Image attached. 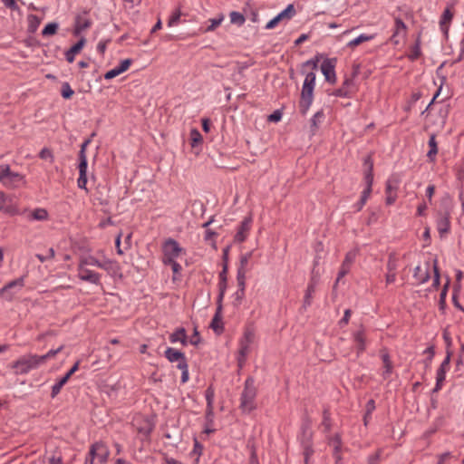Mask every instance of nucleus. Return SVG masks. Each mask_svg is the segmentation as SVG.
Wrapping results in <instances>:
<instances>
[{"mask_svg": "<svg viewBox=\"0 0 464 464\" xmlns=\"http://www.w3.org/2000/svg\"><path fill=\"white\" fill-rule=\"evenodd\" d=\"M27 20H28V31L30 33H34L38 29V27L41 24L40 18L35 14H29L27 17Z\"/></svg>", "mask_w": 464, "mask_h": 464, "instance_id": "a19ab883", "label": "nucleus"}, {"mask_svg": "<svg viewBox=\"0 0 464 464\" xmlns=\"http://www.w3.org/2000/svg\"><path fill=\"white\" fill-rule=\"evenodd\" d=\"M433 271H434V279H433V286L438 287L440 285V271L438 267V261L437 259L434 260L433 264Z\"/></svg>", "mask_w": 464, "mask_h": 464, "instance_id": "e2e57ef3", "label": "nucleus"}, {"mask_svg": "<svg viewBox=\"0 0 464 464\" xmlns=\"http://www.w3.org/2000/svg\"><path fill=\"white\" fill-rule=\"evenodd\" d=\"M63 345H60L57 349H52L44 355H39V360L42 364H44L47 360L53 358L57 353L63 351Z\"/></svg>", "mask_w": 464, "mask_h": 464, "instance_id": "37998d69", "label": "nucleus"}, {"mask_svg": "<svg viewBox=\"0 0 464 464\" xmlns=\"http://www.w3.org/2000/svg\"><path fill=\"white\" fill-rule=\"evenodd\" d=\"M430 264L426 263L425 267H422L421 266H417L414 268V274L413 277L417 281V284L421 285L430 279Z\"/></svg>", "mask_w": 464, "mask_h": 464, "instance_id": "b1692460", "label": "nucleus"}, {"mask_svg": "<svg viewBox=\"0 0 464 464\" xmlns=\"http://www.w3.org/2000/svg\"><path fill=\"white\" fill-rule=\"evenodd\" d=\"M421 55L420 50V37L416 40L414 45L411 48V53L408 54V58L411 61H416Z\"/></svg>", "mask_w": 464, "mask_h": 464, "instance_id": "58836bf2", "label": "nucleus"}, {"mask_svg": "<svg viewBox=\"0 0 464 464\" xmlns=\"http://www.w3.org/2000/svg\"><path fill=\"white\" fill-rule=\"evenodd\" d=\"M74 92L71 88L70 84L68 82H63L62 85L61 94L63 99H71L73 95Z\"/></svg>", "mask_w": 464, "mask_h": 464, "instance_id": "8fccbe9b", "label": "nucleus"}, {"mask_svg": "<svg viewBox=\"0 0 464 464\" xmlns=\"http://www.w3.org/2000/svg\"><path fill=\"white\" fill-rule=\"evenodd\" d=\"M450 208H446L443 210L437 211L436 227L440 238L445 237L450 232Z\"/></svg>", "mask_w": 464, "mask_h": 464, "instance_id": "423d86ee", "label": "nucleus"}, {"mask_svg": "<svg viewBox=\"0 0 464 464\" xmlns=\"http://www.w3.org/2000/svg\"><path fill=\"white\" fill-rule=\"evenodd\" d=\"M243 13L251 22L257 23L259 21V14L256 7L252 5V0H248L244 8Z\"/></svg>", "mask_w": 464, "mask_h": 464, "instance_id": "c756f323", "label": "nucleus"}, {"mask_svg": "<svg viewBox=\"0 0 464 464\" xmlns=\"http://www.w3.org/2000/svg\"><path fill=\"white\" fill-rule=\"evenodd\" d=\"M356 72H353L352 76L346 77L344 81L343 82V84L340 88L336 89L333 95L336 97H344L348 98L351 96V94L354 92V81L353 78L355 77Z\"/></svg>", "mask_w": 464, "mask_h": 464, "instance_id": "4468645a", "label": "nucleus"}, {"mask_svg": "<svg viewBox=\"0 0 464 464\" xmlns=\"http://www.w3.org/2000/svg\"><path fill=\"white\" fill-rule=\"evenodd\" d=\"M48 218V212L45 208H35L30 213L29 219L43 221Z\"/></svg>", "mask_w": 464, "mask_h": 464, "instance_id": "e433bc0d", "label": "nucleus"}, {"mask_svg": "<svg viewBox=\"0 0 464 464\" xmlns=\"http://www.w3.org/2000/svg\"><path fill=\"white\" fill-rule=\"evenodd\" d=\"M322 427L324 428V432L328 433L332 429V419L331 413L328 409H324L323 411V421Z\"/></svg>", "mask_w": 464, "mask_h": 464, "instance_id": "4c0bfd02", "label": "nucleus"}, {"mask_svg": "<svg viewBox=\"0 0 464 464\" xmlns=\"http://www.w3.org/2000/svg\"><path fill=\"white\" fill-rule=\"evenodd\" d=\"M336 61V58L325 59L321 64L322 73L324 74L325 80L332 84L336 82V74L334 70Z\"/></svg>", "mask_w": 464, "mask_h": 464, "instance_id": "ddd939ff", "label": "nucleus"}, {"mask_svg": "<svg viewBox=\"0 0 464 464\" xmlns=\"http://www.w3.org/2000/svg\"><path fill=\"white\" fill-rule=\"evenodd\" d=\"M35 256L40 262L44 263L47 260L53 259L55 256V251L53 247H50L47 250V255L44 256L42 254H36Z\"/></svg>", "mask_w": 464, "mask_h": 464, "instance_id": "864d4df0", "label": "nucleus"}, {"mask_svg": "<svg viewBox=\"0 0 464 464\" xmlns=\"http://www.w3.org/2000/svg\"><path fill=\"white\" fill-rule=\"evenodd\" d=\"M227 286V281H225V280L220 281L219 280V283H218L219 294L218 296V304H221Z\"/></svg>", "mask_w": 464, "mask_h": 464, "instance_id": "4d7b16f0", "label": "nucleus"}, {"mask_svg": "<svg viewBox=\"0 0 464 464\" xmlns=\"http://www.w3.org/2000/svg\"><path fill=\"white\" fill-rule=\"evenodd\" d=\"M65 383H66L65 379L61 378L55 384H53L52 387L51 397L52 398L56 397Z\"/></svg>", "mask_w": 464, "mask_h": 464, "instance_id": "5fc2aeb1", "label": "nucleus"}, {"mask_svg": "<svg viewBox=\"0 0 464 464\" xmlns=\"http://www.w3.org/2000/svg\"><path fill=\"white\" fill-rule=\"evenodd\" d=\"M327 442L330 446L333 447V457L335 460V464H340L343 458H342V437L340 433H335L333 436H329L327 438Z\"/></svg>", "mask_w": 464, "mask_h": 464, "instance_id": "dca6fc26", "label": "nucleus"}, {"mask_svg": "<svg viewBox=\"0 0 464 464\" xmlns=\"http://www.w3.org/2000/svg\"><path fill=\"white\" fill-rule=\"evenodd\" d=\"M164 355L169 362H178L177 368L188 363L185 353L175 348L168 347Z\"/></svg>", "mask_w": 464, "mask_h": 464, "instance_id": "a211bd4d", "label": "nucleus"}, {"mask_svg": "<svg viewBox=\"0 0 464 464\" xmlns=\"http://www.w3.org/2000/svg\"><path fill=\"white\" fill-rule=\"evenodd\" d=\"M190 145L193 148L197 147L202 142V136L197 129H192L190 130Z\"/></svg>", "mask_w": 464, "mask_h": 464, "instance_id": "a18cd8bd", "label": "nucleus"}, {"mask_svg": "<svg viewBox=\"0 0 464 464\" xmlns=\"http://www.w3.org/2000/svg\"><path fill=\"white\" fill-rule=\"evenodd\" d=\"M78 277L82 281H85L93 285H101V275L92 270L82 266V265L78 266Z\"/></svg>", "mask_w": 464, "mask_h": 464, "instance_id": "2eb2a0df", "label": "nucleus"}, {"mask_svg": "<svg viewBox=\"0 0 464 464\" xmlns=\"http://www.w3.org/2000/svg\"><path fill=\"white\" fill-rule=\"evenodd\" d=\"M170 343L180 342L182 345L188 344V336L185 328L179 327L169 335Z\"/></svg>", "mask_w": 464, "mask_h": 464, "instance_id": "c85d7f7f", "label": "nucleus"}, {"mask_svg": "<svg viewBox=\"0 0 464 464\" xmlns=\"http://www.w3.org/2000/svg\"><path fill=\"white\" fill-rule=\"evenodd\" d=\"M254 339L255 330L252 327H246L244 331L242 338L239 340V351L237 358L239 367L244 365L250 350V345L254 342Z\"/></svg>", "mask_w": 464, "mask_h": 464, "instance_id": "39448f33", "label": "nucleus"}, {"mask_svg": "<svg viewBox=\"0 0 464 464\" xmlns=\"http://www.w3.org/2000/svg\"><path fill=\"white\" fill-rule=\"evenodd\" d=\"M252 219L251 218H246L240 224V227L235 235V240L237 242H244L246 238L247 232L250 229Z\"/></svg>", "mask_w": 464, "mask_h": 464, "instance_id": "a878e982", "label": "nucleus"}, {"mask_svg": "<svg viewBox=\"0 0 464 464\" xmlns=\"http://www.w3.org/2000/svg\"><path fill=\"white\" fill-rule=\"evenodd\" d=\"M223 19H224L223 15H220L219 17H217V18L209 19L208 22L210 23V24L205 29V32L214 31L218 26L220 25Z\"/></svg>", "mask_w": 464, "mask_h": 464, "instance_id": "3c124183", "label": "nucleus"}, {"mask_svg": "<svg viewBox=\"0 0 464 464\" xmlns=\"http://www.w3.org/2000/svg\"><path fill=\"white\" fill-rule=\"evenodd\" d=\"M313 437L314 432L312 430V421L308 417H306L302 421L301 431L298 436V440L303 449L304 464H309L310 459L314 453L313 448Z\"/></svg>", "mask_w": 464, "mask_h": 464, "instance_id": "f257e3e1", "label": "nucleus"}, {"mask_svg": "<svg viewBox=\"0 0 464 464\" xmlns=\"http://www.w3.org/2000/svg\"><path fill=\"white\" fill-rule=\"evenodd\" d=\"M58 27L59 25L57 23H49L43 29L42 34L44 36L55 34L58 30Z\"/></svg>", "mask_w": 464, "mask_h": 464, "instance_id": "09e8293b", "label": "nucleus"}, {"mask_svg": "<svg viewBox=\"0 0 464 464\" xmlns=\"http://www.w3.org/2000/svg\"><path fill=\"white\" fill-rule=\"evenodd\" d=\"M23 180V176L17 172H12L11 169H9V175L6 179V181L5 183V186L9 188L16 187L19 182Z\"/></svg>", "mask_w": 464, "mask_h": 464, "instance_id": "c9c22d12", "label": "nucleus"}, {"mask_svg": "<svg viewBox=\"0 0 464 464\" xmlns=\"http://www.w3.org/2000/svg\"><path fill=\"white\" fill-rule=\"evenodd\" d=\"M364 165V180L366 183V188L363 189L361 195V198L362 203H366L368 198L372 193V187L373 183V162L372 157L369 155L363 160Z\"/></svg>", "mask_w": 464, "mask_h": 464, "instance_id": "0eeeda50", "label": "nucleus"}, {"mask_svg": "<svg viewBox=\"0 0 464 464\" xmlns=\"http://www.w3.org/2000/svg\"><path fill=\"white\" fill-rule=\"evenodd\" d=\"M178 369L181 371V382L186 383L188 381V364L180 365Z\"/></svg>", "mask_w": 464, "mask_h": 464, "instance_id": "680f3d73", "label": "nucleus"}, {"mask_svg": "<svg viewBox=\"0 0 464 464\" xmlns=\"http://www.w3.org/2000/svg\"><path fill=\"white\" fill-rule=\"evenodd\" d=\"M428 143H429L430 150L427 153V157L430 160V161L433 162V161H435V158L438 153V145H437L435 134H431L430 136V140H429Z\"/></svg>", "mask_w": 464, "mask_h": 464, "instance_id": "72a5a7b5", "label": "nucleus"}, {"mask_svg": "<svg viewBox=\"0 0 464 464\" xmlns=\"http://www.w3.org/2000/svg\"><path fill=\"white\" fill-rule=\"evenodd\" d=\"M230 21L232 24H236L237 25H242L246 21V16L239 12L233 11L230 13Z\"/></svg>", "mask_w": 464, "mask_h": 464, "instance_id": "49530a36", "label": "nucleus"}, {"mask_svg": "<svg viewBox=\"0 0 464 464\" xmlns=\"http://www.w3.org/2000/svg\"><path fill=\"white\" fill-rule=\"evenodd\" d=\"M77 185L80 188L87 190V174H79Z\"/></svg>", "mask_w": 464, "mask_h": 464, "instance_id": "774afa93", "label": "nucleus"}, {"mask_svg": "<svg viewBox=\"0 0 464 464\" xmlns=\"http://www.w3.org/2000/svg\"><path fill=\"white\" fill-rule=\"evenodd\" d=\"M79 265H82V266H94L101 268L102 261L98 260L94 256H90L82 258Z\"/></svg>", "mask_w": 464, "mask_h": 464, "instance_id": "c03bdc74", "label": "nucleus"}, {"mask_svg": "<svg viewBox=\"0 0 464 464\" xmlns=\"http://www.w3.org/2000/svg\"><path fill=\"white\" fill-rule=\"evenodd\" d=\"M356 257L355 252H348L344 257V260L343 261V264L347 265L352 267V265L353 264Z\"/></svg>", "mask_w": 464, "mask_h": 464, "instance_id": "69168bd1", "label": "nucleus"}, {"mask_svg": "<svg viewBox=\"0 0 464 464\" xmlns=\"http://www.w3.org/2000/svg\"><path fill=\"white\" fill-rule=\"evenodd\" d=\"M381 357H382V360L383 362V368H384V371L382 372V377L384 379H387L391 376V374L392 372V362L390 355L387 352L382 351Z\"/></svg>", "mask_w": 464, "mask_h": 464, "instance_id": "473e14b6", "label": "nucleus"}, {"mask_svg": "<svg viewBox=\"0 0 464 464\" xmlns=\"http://www.w3.org/2000/svg\"><path fill=\"white\" fill-rule=\"evenodd\" d=\"M24 285V276H21L17 279L10 281L9 283H7L5 286H3L0 289V296H2L3 298H5L7 301H12L14 295L12 294H10V290L14 287H18L19 289H21Z\"/></svg>", "mask_w": 464, "mask_h": 464, "instance_id": "6ab92c4d", "label": "nucleus"}, {"mask_svg": "<svg viewBox=\"0 0 464 464\" xmlns=\"http://www.w3.org/2000/svg\"><path fill=\"white\" fill-rule=\"evenodd\" d=\"M163 264L166 266H170L174 276L179 275L182 269L181 266L176 260L165 262ZM173 279L175 280L176 277L173 276Z\"/></svg>", "mask_w": 464, "mask_h": 464, "instance_id": "052dcab7", "label": "nucleus"}, {"mask_svg": "<svg viewBox=\"0 0 464 464\" xmlns=\"http://www.w3.org/2000/svg\"><path fill=\"white\" fill-rule=\"evenodd\" d=\"M317 279L315 278V276H312L311 277V280L307 285V288L305 290V294H304V303H303V307L304 309H306L307 307H309L312 304V299H313V294L315 292V287H316V285H317Z\"/></svg>", "mask_w": 464, "mask_h": 464, "instance_id": "393cba45", "label": "nucleus"}, {"mask_svg": "<svg viewBox=\"0 0 464 464\" xmlns=\"http://www.w3.org/2000/svg\"><path fill=\"white\" fill-rule=\"evenodd\" d=\"M205 398L207 401V406H209V408H212L214 404V398H215V389L212 385H209L207 390L205 391Z\"/></svg>", "mask_w": 464, "mask_h": 464, "instance_id": "de8ad7c7", "label": "nucleus"}, {"mask_svg": "<svg viewBox=\"0 0 464 464\" xmlns=\"http://www.w3.org/2000/svg\"><path fill=\"white\" fill-rule=\"evenodd\" d=\"M353 338L356 344L357 355H360L366 349L365 329L362 325L353 334Z\"/></svg>", "mask_w": 464, "mask_h": 464, "instance_id": "412c9836", "label": "nucleus"}, {"mask_svg": "<svg viewBox=\"0 0 464 464\" xmlns=\"http://www.w3.org/2000/svg\"><path fill=\"white\" fill-rule=\"evenodd\" d=\"M452 18L453 13L450 11V8H446L440 20V29L445 34H448L449 24H450Z\"/></svg>", "mask_w": 464, "mask_h": 464, "instance_id": "2f4dec72", "label": "nucleus"}, {"mask_svg": "<svg viewBox=\"0 0 464 464\" xmlns=\"http://www.w3.org/2000/svg\"><path fill=\"white\" fill-rule=\"evenodd\" d=\"M398 257L395 253H391L388 256L387 261V272H393L396 273V270L398 268Z\"/></svg>", "mask_w": 464, "mask_h": 464, "instance_id": "79ce46f5", "label": "nucleus"}, {"mask_svg": "<svg viewBox=\"0 0 464 464\" xmlns=\"http://www.w3.org/2000/svg\"><path fill=\"white\" fill-rule=\"evenodd\" d=\"M92 25L91 19L87 16L86 13L78 14L75 17L73 34L79 36L83 31L90 28Z\"/></svg>", "mask_w": 464, "mask_h": 464, "instance_id": "aec40b11", "label": "nucleus"}, {"mask_svg": "<svg viewBox=\"0 0 464 464\" xmlns=\"http://www.w3.org/2000/svg\"><path fill=\"white\" fill-rule=\"evenodd\" d=\"M132 63V60L128 58V59H125V60H122L120 63V65L116 66L115 68L108 71L105 74H104V79L105 80H111V79H113L114 77L120 75L121 73L126 72L129 67L131 65Z\"/></svg>", "mask_w": 464, "mask_h": 464, "instance_id": "4be33fe9", "label": "nucleus"}, {"mask_svg": "<svg viewBox=\"0 0 464 464\" xmlns=\"http://www.w3.org/2000/svg\"><path fill=\"white\" fill-rule=\"evenodd\" d=\"M201 342V338H200V335H199V332L198 331V328L197 326L194 327V331H193V334L190 337V340H189V343L192 344V345H198V343Z\"/></svg>", "mask_w": 464, "mask_h": 464, "instance_id": "0e129e2a", "label": "nucleus"}, {"mask_svg": "<svg viewBox=\"0 0 464 464\" xmlns=\"http://www.w3.org/2000/svg\"><path fill=\"white\" fill-rule=\"evenodd\" d=\"M296 14L295 6L293 4H290L286 6L285 10L280 12L276 16H275L272 20H270L266 25V29L270 30L275 28L280 22L286 20L289 21L292 19Z\"/></svg>", "mask_w": 464, "mask_h": 464, "instance_id": "9d476101", "label": "nucleus"}, {"mask_svg": "<svg viewBox=\"0 0 464 464\" xmlns=\"http://www.w3.org/2000/svg\"><path fill=\"white\" fill-rule=\"evenodd\" d=\"M424 353H428L429 357L423 361V364L425 368H429L430 366L431 361L433 359V356L435 354V348L433 345L429 346L425 349Z\"/></svg>", "mask_w": 464, "mask_h": 464, "instance_id": "603ef678", "label": "nucleus"}, {"mask_svg": "<svg viewBox=\"0 0 464 464\" xmlns=\"http://www.w3.org/2000/svg\"><path fill=\"white\" fill-rule=\"evenodd\" d=\"M221 309L222 304H218L216 314L214 317L212 318V321L210 323V327L213 329V331L217 334H221L224 330L222 319H221Z\"/></svg>", "mask_w": 464, "mask_h": 464, "instance_id": "cd10ccee", "label": "nucleus"}, {"mask_svg": "<svg viewBox=\"0 0 464 464\" xmlns=\"http://www.w3.org/2000/svg\"><path fill=\"white\" fill-rule=\"evenodd\" d=\"M351 270V266H347V265H344L342 263L341 265V267H340V270L338 272V276H337V278H336V281H335V284H334V287H336L337 284L339 283V281L343 277L345 276Z\"/></svg>", "mask_w": 464, "mask_h": 464, "instance_id": "6e6d98bb", "label": "nucleus"}, {"mask_svg": "<svg viewBox=\"0 0 464 464\" xmlns=\"http://www.w3.org/2000/svg\"><path fill=\"white\" fill-rule=\"evenodd\" d=\"M401 183V177L399 174H392L389 177V179L386 181L385 186V193H397V190L399 188Z\"/></svg>", "mask_w": 464, "mask_h": 464, "instance_id": "7c9ffc66", "label": "nucleus"}, {"mask_svg": "<svg viewBox=\"0 0 464 464\" xmlns=\"http://www.w3.org/2000/svg\"><path fill=\"white\" fill-rule=\"evenodd\" d=\"M9 169L10 167L7 164L0 165V182H2L4 185L6 181V179L9 175Z\"/></svg>", "mask_w": 464, "mask_h": 464, "instance_id": "13d9d810", "label": "nucleus"}, {"mask_svg": "<svg viewBox=\"0 0 464 464\" xmlns=\"http://www.w3.org/2000/svg\"><path fill=\"white\" fill-rule=\"evenodd\" d=\"M41 365L39 355L29 353L19 357L11 363L10 367L15 374H27L30 371L37 369Z\"/></svg>", "mask_w": 464, "mask_h": 464, "instance_id": "20e7f679", "label": "nucleus"}, {"mask_svg": "<svg viewBox=\"0 0 464 464\" xmlns=\"http://www.w3.org/2000/svg\"><path fill=\"white\" fill-rule=\"evenodd\" d=\"M451 355H452V353L450 350L446 351V357L444 358L440 366L437 370L436 384L433 389V392H437L441 389L442 383L446 378V372L450 368Z\"/></svg>", "mask_w": 464, "mask_h": 464, "instance_id": "1a4fd4ad", "label": "nucleus"}, {"mask_svg": "<svg viewBox=\"0 0 464 464\" xmlns=\"http://www.w3.org/2000/svg\"><path fill=\"white\" fill-rule=\"evenodd\" d=\"M101 268L104 269L111 276L121 275V266L117 261L106 259L102 261Z\"/></svg>", "mask_w": 464, "mask_h": 464, "instance_id": "bb28decb", "label": "nucleus"}, {"mask_svg": "<svg viewBox=\"0 0 464 464\" xmlns=\"http://www.w3.org/2000/svg\"><path fill=\"white\" fill-rule=\"evenodd\" d=\"M257 394L256 388L255 386V380L249 376L246 379L244 384V390L240 396L239 408L243 412L249 413L256 409L255 400Z\"/></svg>", "mask_w": 464, "mask_h": 464, "instance_id": "7ed1b4c3", "label": "nucleus"}, {"mask_svg": "<svg viewBox=\"0 0 464 464\" xmlns=\"http://www.w3.org/2000/svg\"><path fill=\"white\" fill-rule=\"evenodd\" d=\"M87 167H88V161H87V156L79 157V174H87Z\"/></svg>", "mask_w": 464, "mask_h": 464, "instance_id": "bf43d9fd", "label": "nucleus"}, {"mask_svg": "<svg viewBox=\"0 0 464 464\" xmlns=\"http://www.w3.org/2000/svg\"><path fill=\"white\" fill-rule=\"evenodd\" d=\"M39 156L43 160H50L51 161H53V155L52 151L47 148H44L40 151Z\"/></svg>", "mask_w": 464, "mask_h": 464, "instance_id": "338daca9", "label": "nucleus"}, {"mask_svg": "<svg viewBox=\"0 0 464 464\" xmlns=\"http://www.w3.org/2000/svg\"><path fill=\"white\" fill-rule=\"evenodd\" d=\"M132 424L138 433L145 437H149L154 430V423L151 422L150 419L143 416L134 418Z\"/></svg>", "mask_w": 464, "mask_h": 464, "instance_id": "f8f14e48", "label": "nucleus"}, {"mask_svg": "<svg viewBox=\"0 0 464 464\" xmlns=\"http://www.w3.org/2000/svg\"><path fill=\"white\" fill-rule=\"evenodd\" d=\"M315 73L314 72H308L305 75L299 101L300 112L305 115L309 111L314 101V90L315 86Z\"/></svg>", "mask_w": 464, "mask_h": 464, "instance_id": "f03ea898", "label": "nucleus"}, {"mask_svg": "<svg viewBox=\"0 0 464 464\" xmlns=\"http://www.w3.org/2000/svg\"><path fill=\"white\" fill-rule=\"evenodd\" d=\"M408 27L400 17L394 18V31L391 37V42L394 44H399L400 38H405L407 35Z\"/></svg>", "mask_w": 464, "mask_h": 464, "instance_id": "f3484780", "label": "nucleus"}, {"mask_svg": "<svg viewBox=\"0 0 464 464\" xmlns=\"http://www.w3.org/2000/svg\"><path fill=\"white\" fill-rule=\"evenodd\" d=\"M86 44L85 37L82 36L79 41L65 52V59L68 63H72L75 55L78 54Z\"/></svg>", "mask_w": 464, "mask_h": 464, "instance_id": "5701e85b", "label": "nucleus"}, {"mask_svg": "<svg viewBox=\"0 0 464 464\" xmlns=\"http://www.w3.org/2000/svg\"><path fill=\"white\" fill-rule=\"evenodd\" d=\"M324 118V113L323 110L318 111L317 112H315L314 114V116L310 120V128H311V131L313 134L318 130Z\"/></svg>", "mask_w": 464, "mask_h": 464, "instance_id": "f704fd0d", "label": "nucleus"}, {"mask_svg": "<svg viewBox=\"0 0 464 464\" xmlns=\"http://www.w3.org/2000/svg\"><path fill=\"white\" fill-rule=\"evenodd\" d=\"M373 37H374L373 35H368V34H362L359 35L358 37L350 41L347 44V46L350 48H354L364 42L372 40Z\"/></svg>", "mask_w": 464, "mask_h": 464, "instance_id": "ea45409f", "label": "nucleus"}, {"mask_svg": "<svg viewBox=\"0 0 464 464\" xmlns=\"http://www.w3.org/2000/svg\"><path fill=\"white\" fill-rule=\"evenodd\" d=\"M162 251V262L165 263L176 260L181 255V253L184 252V249L179 246L178 241L173 238H169L164 242Z\"/></svg>", "mask_w": 464, "mask_h": 464, "instance_id": "6e6552de", "label": "nucleus"}, {"mask_svg": "<svg viewBox=\"0 0 464 464\" xmlns=\"http://www.w3.org/2000/svg\"><path fill=\"white\" fill-rule=\"evenodd\" d=\"M91 454L95 456L99 463H105L108 460L110 450L102 441H96L90 446Z\"/></svg>", "mask_w": 464, "mask_h": 464, "instance_id": "9b49d317", "label": "nucleus"}]
</instances>
